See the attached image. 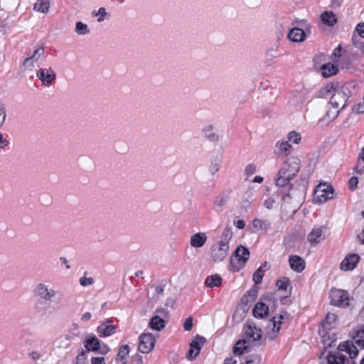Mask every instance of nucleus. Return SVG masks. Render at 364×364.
<instances>
[{
    "instance_id": "f257e3e1",
    "label": "nucleus",
    "mask_w": 364,
    "mask_h": 364,
    "mask_svg": "<svg viewBox=\"0 0 364 364\" xmlns=\"http://www.w3.org/2000/svg\"><path fill=\"white\" fill-rule=\"evenodd\" d=\"M338 349V352L328 355V364H356L354 358L358 355V350L352 341L341 343Z\"/></svg>"
},
{
    "instance_id": "f03ea898",
    "label": "nucleus",
    "mask_w": 364,
    "mask_h": 364,
    "mask_svg": "<svg viewBox=\"0 0 364 364\" xmlns=\"http://www.w3.org/2000/svg\"><path fill=\"white\" fill-rule=\"evenodd\" d=\"M300 164L301 161L298 157L288 158L278 171L276 185L279 187H284L288 185L299 172Z\"/></svg>"
},
{
    "instance_id": "7ed1b4c3",
    "label": "nucleus",
    "mask_w": 364,
    "mask_h": 364,
    "mask_svg": "<svg viewBox=\"0 0 364 364\" xmlns=\"http://www.w3.org/2000/svg\"><path fill=\"white\" fill-rule=\"evenodd\" d=\"M232 237V232L230 228H225L220 240L210 248V257L214 262H221L225 259L230 250L229 242Z\"/></svg>"
},
{
    "instance_id": "20e7f679",
    "label": "nucleus",
    "mask_w": 364,
    "mask_h": 364,
    "mask_svg": "<svg viewBox=\"0 0 364 364\" xmlns=\"http://www.w3.org/2000/svg\"><path fill=\"white\" fill-rule=\"evenodd\" d=\"M250 257L249 250L242 246H238L230 259L229 269L238 272L242 268Z\"/></svg>"
},
{
    "instance_id": "39448f33",
    "label": "nucleus",
    "mask_w": 364,
    "mask_h": 364,
    "mask_svg": "<svg viewBox=\"0 0 364 364\" xmlns=\"http://www.w3.org/2000/svg\"><path fill=\"white\" fill-rule=\"evenodd\" d=\"M348 92V88L334 89L328 105L331 106L336 109H340V111L343 109L347 106V102L349 98L347 94Z\"/></svg>"
},
{
    "instance_id": "423d86ee",
    "label": "nucleus",
    "mask_w": 364,
    "mask_h": 364,
    "mask_svg": "<svg viewBox=\"0 0 364 364\" xmlns=\"http://www.w3.org/2000/svg\"><path fill=\"white\" fill-rule=\"evenodd\" d=\"M333 194L334 190L331 185L319 183L315 188L314 200L316 203L322 204L326 203L328 200L332 199Z\"/></svg>"
},
{
    "instance_id": "0eeeda50",
    "label": "nucleus",
    "mask_w": 364,
    "mask_h": 364,
    "mask_svg": "<svg viewBox=\"0 0 364 364\" xmlns=\"http://www.w3.org/2000/svg\"><path fill=\"white\" fill-rule=\"evenodd\" d=\"M33 294L41 303L50 302L55 296V291L49 287L46 283L38 284L34 289Z\"/></svg>"
},
{
    "instance_id": "6e6552de",
    "label": "nucleus",
    "mask_w": 364,
    "mask_h": 364,
    "mask_svg": "<svg viewBox=\"0 0 364 364\" xmlns=\"http://www.w3.org/2000/svg\"><path fill=\"white\" fill-rule=\"evenodd\" d=\"M331 304L339 306L347 307L349 306V294L347 291L338 289H332L330 291Z\"/></svg>"
},
{
    "instance_id": "1a4fd4ad",
    "label": "nucleus",
    "mask_w": 364,
    "mask_h": 364,
    "mask_svg": "<svg viewBox=\"0 0 364 364\" xmlns=\"http://www.w3.org/2000/svg\"><path fill=\"white\" fill-rule=\"evenodd\" d=\"M156 340L151 333H144L139 338L138 349L142 353H149L154 347Z\"/></svg>"
},
{
    "instance_id": "9d476101",
    "label": "nucleus",
    "mask_w": 364,
    "mask_h": 364,
    "mask_svg": "<svg viewBox=\"0 0 364 364\" xmlns=\"http://www.w3.org/2000/svg\"><path fill=\"white\" fill-rule=\"evenodd\" d=\"M309 91L303 85H296L290 98V103L294 106L302 104L308 97Z\"/></svg>"
},
{
    "instance_id": "9b49d317",
    "label": "nucleus",
    "mask_w": 364,
    "mask_h": 364,
    "mask_svg": "<svg viewBox=\"0 0 364 364\" xmlns=\"http://www.w3.org/2000/svg\"><path fill=\"white\" fill-rule=\"evenodd\" d=\"M36 77L45 86H50L56 78V73L51 68H40L36 72Z\"/></svg>"
},
{
    "instance_id": "f8f14e48",
    "label": "nucleus",
    "mask_w": 364,
    "mask_h": 364,
    "mask_svg": "<svg viewBox=\"0 0 364 364\" xmlns=\"http://www.w3.org/2000/svg\"><path fill=\"white\" fill-rule=\"evenodd\" d=\"M310 26L305 25V28H293L288 33V38L293 42H303L306 38V33L309 32Z\"/></svg>"
},
{
    "instance_id": "ddd939ff",
    "label": "nucleus",
    "mask_w": 364,
    "mask_h": 364,
    "mask_svg": "<svg viewBox=\"0 0 364 364\" xmlns=\"http://www.w3.org/2000/svg\"><path fill=\"white\" fill-rule=\"evenodd\" d=\"M116 326L112 324L111 319L105 320L97 328V333L100 337H107L114 334Z\"/></svg>"
},
{
    "instance_id": "4468645a",
    "label": "nucleus",
    "mask_w": 364,
    "mask_h": 364,
    "mask_svg": "<svg viewBox=\"0 0 364 364\" xmlns=\"http://www.w3.org/2000/svg\"><path fill=\"white\" fill-rule=\"evenodd\" d=\"M360 260V257L357 254H350L345 257L341 263L340 267L342 270H353Z\"/></svg>"
},
{
    "instance_id": "2eb2a0df",
    "label": "nucleus",
    "mask_w": 364,
    "mask_h": 364,
    "mask_svg": "<svg viewBox=\"0 0 364 364\" xmlns=\"http://www.w3.org/2000/svg\"><path fill=\"white\" fill-rule=\"evenodd\" d=\"M245 335L249 341H257L261 338V329L252 323H247L245 326Z\"/></svg>"
},
{
    "instance_id": "dca6fc26",
    "label": "nucleus",
    "mask_w": 364,
    "mask_h": 364,
    "mask_svg": "<svg viewBox=\"0 0 364 364\" xmlns=\"http://www.w3.org/2000/svg\"><path fill=\"white\" fill-rule=\"evenodd\" d=\"M337 319V316L334 314L328 313L325 317V318L321 322L322 327L321 329H319V333L321 334L323 333V336L328 332V331L332 329L334 327V323Z\"/></svg>"
},
{
    "instance_id": "f3484780",
    "label": "nucleus",
    "mask_w": 364,
    "mask_h": 364,
    "mask_svg": "<svg viewBox=\"0 0 364 364\" xmlns=\"http://www.w3.org/2000/svg\"><path fill=\"white\" fill-rule=\"evenodd\" d=\"M289 263L291 269L296 272H301L305 268L304 260L298 255H291Z\"/></svg>"
},
{
    "instance_id": "a211bd4d",
    "label": "nucleus",
    "mask_w": 364,
    "mask_h": 364,
    "mask_svg": "<svg viewBox=\"0 0 364 364\" xmlns=\"http://www.w3.org/2000/svg\"><path fill=\"white\" fill-rule=\"evenodd\" d=\"M252 314L255 318H264L269 314V306L262 301L257 302L252 309Z\"/></svg>"
},
{
    "instance_id": "6ab92c4d",
    "label": "nucleus",
    "mask_w": 364,
    "mask_h": 364,
    "mask_svg": "<svg viewBox=\"0 0 364 364\" xmlns=\"http://www.w3.org/2000/svg\"><path fill=\"white\" fill-rule=\"evenodd\" d=\"M207 241V235L205 232H197L193 235L190 239V244L193 247H202Z\"/></svg>"
},
{
    "instance_id": "aec40b11",
    "label": "nucleus",
    "mask_w": 364,
    "mask_h": 364,
    "mask_svg": "<svg viewBox=\"0 0 364 364\" xmlns=\"http://www.w3.org/2000/svg\"><path fill=\"white\" fill-rule=\"evenodd\" d=\"M85 348L87 351L96 352L100 347V341L95 336H88L84 341Z\"/></svg>"
},
{
    "instance_id": "412c9836",
    "label": "nucleus",
    "mask_w": 364,
    "mask_h": 364,
    "mask_svg": "<svg viewBox=\"0 0 364 364\" xmlns=\"http://www.w3.org/2000/svg\"><path fill=\"white\" fill-rule=\"evenodd\" d=\"M232 191L226 190L221 193L219 196L216 197L214 200V204L221 210L225 205H226L228 203V200L230 198Z\"/></svg>"
},
{
    "instance_id": "4be33fe9",
    "label": "nucleus",
    "mask_w": 364,
    "mask_h": 364,
    "mask_svg": "<svg viewBox=\"0 0 364 364\" xmlns=\"http://www.w3.org/2000/svg\"><path fill=\"white\" fill-rule=\"evenodd\" d=\"M323 230L321 228H314L307 236L308 241L313 245H316L323 240L322 237Z\"/></svg>"
},
{
    "instance_id": "5701e85b",
    "label": "nucleus",
    "mask_w": 364,
    "mask_h": 364,
    "mask_svg": "<svg viewBox=\"0 0 364 364\" xmlns=\"http://www.w3.org/2000/svg\"><path fill=\"white\" fill-rule=\"evenodd\" d=\"M44 47L43 46H41L34 50L31 56L28 57L24 60L23 65H26L27 64L30 63L31 66L33 68L34 61H38L42 56L44 55Z\"/></svg>"
},
{
    "instance_id": "b1692460",
    "label": "nucleus",
    "mask_w": 364,
    "mask_h": 364,
    "mask_svg": "<svg viewBox=\"0 0 364 364\" xmlns=\"http://www.w3.org/2000/svg\"><path fill=\"white\" fill-rule=\"evenodd\" d=\"M252 225L255 230H267L271 228V223L266 219H254Z\"/></svg>"
},
{
    "instance_id": "393cba45",
    "label": "nucleus",
    "mask_w": 364,
    "mask_h": 364,
    "mask_svg": "<svg viewBox=\"0 0 364 364\" xmlns=\"http://www.w3.org/2000/svg\"><path fill=\"white\" fill-rule=\"evenodd\" d=\"M149 326L153 330L161 331L165 328V321L159 316H153L149 321Z\"/></svg>"
},
{
    "instance_id": "a878e982",
    "label": "nucleus",
    "mask_w": 364,
    "mask_h": 364,
    "mask_svg": "<svg viewBox=\"0 0 364 364\" xmlns=\"http://www.w3.org/2000/svg\"><path fill=\"white\" fill-rule=\"evenodd\" d=\"M321 18L323 23L329 26H333L337 23V18L332 11H324Z\"/></svg>"
},
{
    "instance_id": "bb28decb",
    "label": "nucleus",
    "mask_w": 364,
    "mask_h": 364,
    "mask_svg": "<svg viewBox=\"0 0 364 364\" xmlns=\"http://www.w3.org/2000/svg\"><path fill=\"white\" fill-rule=\"evenodd\" d=\"M205 338H204L202 336L197 335L191 343L190 346L191 347V348L196 350V354L198 355L200 353L202 346L205 344Z\"/></svg>"
},
{
    "instance_id": "cd10ccee",
    "label": "nucleus",
    "mask_w": 364,
    "mask_h": 364,
    "mask_svg": "<svg viewBox=\"0 0 364 364\" xmlns=\"http://www.w3.org/2000/svg\"><path fill=\"white\" fill-rule=\"evenodd\" d=\"M50 8L49 0H38L33 5V9L36 11L46 14Z\"/></svg>"
},
{
    "instance_id": "c85d7f7f",
    "label": "nucleus",
    "mask_w": 364,
    "mask_h": 364,
    "mask_svg": "<svg viewBox=\"0 0 364 364\" xmlns=\"http://www.w3.org/2000/svg\"><path fill=\"white\" fill-rule=\"evenodd\" d=\"M321 72L324 77H328L337 73L338 68L331 63L324 64L321 67Z\"/></svg>"
},
{
    "instance_id": "c756f323",
    "label": "nucleus",
    "mask_w": 364,
    "mask_h": 364,
    "mask_svg": "<svg viewBox=\"0 0 364 364\" xmlns=\"http://www.w3.org/2000/svg\"><path fill=\"white\" fill-rule=\"evenodd\" d=\"M222 278L220 275L215 274L214 275L208 277L205 279V284L208 287H219L221 284Z\"/></svg>"
},
{
    "instance_id": "7c9ffc66",
    "label": "nucleus",
    "mask_w": 364,
    "mask_h": 364,
    "mask_svg": "<svg viewBox=\"0 0 364 364\" xmlns=\"http://www.w3.org/2000/svg\"><path fill=\"white\" fill-rule=\"evenodd\" d=\"M75 32L79 36H85L89 34L90 30L86 23L82 21H77L75 23Z\"/></svg>"
},
{
    "instance_id": "2f4dec72",
    "label": "nucleus",
    "mask_w": 364,
    "mask_h": 364,
    "mask_svg": "<svg viewBox=\"0 0 364 364\" xmlns=\"http://www.w3.org/2000/svg\"><path fill=\"white\" fill-rule=\"evenodd\" d=\"M246 343H247L246 339L237 341L233 347V353L235 355H242L247 348V346H246Z\"/></svg>"
},
{
    "instance_id": "473e14b6",
    "label": "nucleus",
    "mask_w": 364,
    "mask_h": 364,
    "mask_svg": "<svg viewBox=\"0 0 364 364\" xmlns=\"http://www.w3.org/2000/svg\"><path fill=\"white\" fill-rule=\"evenodd\" d=\"M205 136L211 141H217L219 139V136L213 131V127L209 125L203 129Z\"/></svg>"
},
{
    "instance_id": "72a5a7b5",
    "label": "nucleus",
    "mask_w": 364,
    "mask_h": 364,
    "mask_svg": "<svg viewBox=\"0 0 364 364\" xmlns=\"http://www.w3.org/2000/svg\"><path fill=\"white\" fill-rule=\"evenodd\" d=\"M129 352V346L127 344L122 346L118 350L116 361H123Z\"/></svg>"
},
{
    "instance_id": "f704fd0d",
    "label": "nucleus",
    "mask_w": 364,
    "mask_h": 364,
    "mask_svg": "<svg viewBox=\"0 0 364 364\" xmlns=\"http://www.w3.org/2000/svg\"><path fill=\"white\" fill-rule=\"evenodd\" d=\"M334 88L333 85L328 84L323 88H321L318 92V97H326L329 95L333 93Z\"/></svg>"
},
{
    "instance_id": "c9c22d12",
    "label": "nucleus",
    "mask_w": 364,
    "mask_h": 364,
    "mask_svg": "<svg viewBox=\"0 0 364 364\" xmlns=\"http://www.w3.org/2000/svg\"><path fill=\"white\" fill-rule=\"evenodd\" d=\"M281 154L290 152L292 149L291 145L289 144V141H278L276 144Z\"/></svg>"
},
{
    "instance_id": "e433bc0d",
    "label": "nucleus",
    "mask_w": 364,
    "mask_h": 364,
    "mask_svg": "<svg viewBox=\"0 0 364 364\" xmlns=\"http://www.w3.org/2000/svg\"><path fill=\"white\" fill-rule=\"evenodd\" d=\"M287 139V141L298 144L301 141V137L300 133L291 131L288 134Z\"/></svg>"
},
{
    "instance_id": "4c0bfd02",
    "label": "nucleus",
    "mask_w": 364,
    "mask_h": 364,
    "mask_svg": "<svg viewBox=\"0 0 364 364\" xmlns=\"http://www.w3.org/2000/svg\"><path fill=\"white\" fill-rule=\"evenodd\" d=\"M290 284V280L288 277H283L282 279L277 280L276 285L279 289L287 290Z\"/></svg>"
},
{
    "instance_id": "58836bf2",
    "label": "nucleus",
    "mask_w": 364,
    "mask_h": 364,
    "mask_svg": "<svg viewBox=\"0 0 364 364\" xmlns=\"http://www.w3.org/2000/svg\"><path fill=\"white\" fill-rule=\"evenodd\" d=\"M283 318H284V315L280 314L279 316V320L278 321L276 320V317L275 316L273 317L270 320V323L273 326L272 331L274 332L278 333L279 331V330L281 328V327H280L281 320L283 319Z\"/></svg>"
},
{
    "instance_id": "ea45409f",
    "label": "nucleus",
    "mask_w": 364,
    "mask_h": 364,
    "mask_svg": "<svg viewBox=\"0 0 364 364\" xmlns=\"http://www.w3.org/2000/svg\"><path fill=\"white\" fill-rule=\"evenodd\" d=\"M264 277V271L261 268H258L253 274L252 279L255 284H259L262 282Z\"/></svg>"
},
{
    "instance_id": "a19ab883",
    "label": "nucleus",
    "mask_w": 364,
    "mask_h": 364,
    "mask_svg": "<svg viewBox=\"0 0 364 364\" xmlns=\"http://www.w3.org/2000/svg\"><path fill=\"white\" fill-rule=\"evenodd\" d=\"M354 340L358 346L364 347V329L357 331Z\"/></svg>"
},
{
    "instance_id": "79ce46f5",
    "label": "nucleus",
    "mask_w": 364,
    "mask_h": 364,
    "mask_svg": "<svg viewBox=\"0 0 364 364\" xmlns=\"http://www.w3.org/2000/svg\"><path fill=\"white\" fill-rule=\"evenodd\" d=\"M353 43L355 48L360 50L362 52H364V38L358 36H353Z\"/></svg>"
},
{
    "instance_id": "37998d69",
    "label": "nucleus",
    "mask_w": 364,
    "mask_h": 364,
    "mask_svg": "<svg viewBox=\"0 0 364 364\" xmlns=\"http://www.w3.org/2000/svg\"><path fill=\"white\" fill-rule=\"evenodd\" d=\"M339 113H340V109H336L334 111H331L330 109H328L326 111V114L323 117V119H325L326 118L328 122H331L338 117Z\"/></svg>"
},
{
    "instance_id": "c03bdc74",
    "label": "nucleus",
    "mask_w": 364,
    "mask_h": 364,
    "mask_svg": "<svg viewBox=\"0 0 364 364\" xmlns=\"http://www.w3.org/2000/svg\"><path fill=\"white\" fill-rule=\"evenodd\" d=\"M107 14L106 10L104 7H101L97 11H93L92 12V16H99V18L97 19L98 22H102L105 20V16Z\"/></svg>"
},
{
    "instance_id": "a18cd8bd",
    "label": "nucleus",
    "mask_w": 364,
    "mask_h": 364,
    "mask_svg": "<svg viewBox=\"0 0 364 364\" xmlns=\"http://www.w3.org/2000/svg\"><path fill=\"white\" fill-rule=\"evenodd\" d=\"M40 201L43 205L48 206L53 203V198L50 195L43 193L40 196Z\"/></svg>"
},
{
    "instance_id": "49530a36",
    "label": "nucleus",
    "mask_w": 364,
    "mask_h": 364,
    "mask_svg": "<svg viewBox=\"0 0 364 364\" xmlns=\"http://www.w3.org/2000/svg\"><path fill=\"white\" fill-rule=\"evenodd\" d=\"M258 293V287L254 286L252 287L245 294L248 296V298L251 299V301H255L257 296Z\"/></svg>"
},
{
    "instance_id": "de8ad7c7",
    "label": "nucleus",
    "mask_w": 364,
    "mask_h": 364,
    "mask_svg": "<svg viewBox=\"0 0 364 364\" xmlns=\"http://www.w3.org/2000/svg\"><path fill=\"white\" fill-rule=\"evenodd\" d=\"M87 359V352L82 350L76 357L75 364H85Z\"/></svg>"
},
{
    "instance_id": "09e8293b",
    "label": "nucleus",
    "mask_w": 364,
    "mask_h": 364,
    "mask_svg": "<svg viewBox=\"0 0 364 364\" xmlns=\"http://www.w3.org/2000/svg\"><path fill=\"white\" fill-rule=\"evenodd\" d=\"M256 166L253 164H248L245 168V173L246 176H250L256 172Z\"/></svg>"
},
{
    "instance_id": "8fccbe9b",
    "label": "nucleus",
    "mask_w": 364,
    "mask_h": 364,
    "mask_svg": "<svg viewBox=\"0 0 364 364\" xmlns=\"http://www.w3.org/2000/svg\"><path fill=\"white\" fill-rule=\"evenodd\" d=\"M220 168V161L218 160H215V161H213L209 167L210 172L213 175L216 172L218 171Z\"/></svg>"
},
{
    "instance_id": "3c124183",
    "label": "nucleus",
    "mask_w": 364,
    "mask_h": 364,
    "mask_svg": "<svg viewBox=\"0 0 364 364\" xmlns=\"http://www.w3.org/2000/svg\"><path fill=\"white\" fill-rule=\"evenodd\" d=\"M94 283V279L92 277H82L80 279V284L81 286L86 287L91 285Z\"/></svg>"
},
{
    "instance_id": "603ef678",
    "label": "nucleus",
    "mask_w": 364,
    "mask_h": 364,
    "mask_svg": "<svg viewBox=\"0 0 364 364\" xmlns=\"http://www.w3.org/2000/svg\"><path fill=\"white\" fill-rule=\"evenodd\" d=\"M183 328L185 331H189L193 328V318L191 316L188 317L183 323Z\"/></svg>"
},
{
    "instance_id": "864d4df0",
    "label": "nucleus",
    "mask_w": 364,
    "mask_h": 364,
    "mask_svg": "<svg viewBox=\"0 0 364 364\" xmlns=\"http://www.w3.org/2000/svg\"><path fill=\"white\" fill-rule=\"evenodd\" d=\"M358 183V179L357 177H351L348 181V186L350 190L353 191L357 188Z\"/></svg>"
},
{
    "instance_id": "5fc2aeb1",
    "label": "nucleus",
    "mask_w": 364,
    "mask_h": 364,
    "mask_svg": "<svg viewBox=\"0 0 364 364\" xmlns=\"http://www.w3.org/2000/svg\"><path fill=\"white\" fill-rule=\"evenodd\" d=\"M353 112L360 114L364 112V103H358L352 108Z\"/></svg>"
},
{
    "instance_id": "6e6d98bb",
    "label": "nucleus",
    "mask_w": 364,
    "mask_h": 364,
    "mask_svg": "<svg viewBox=\"0 0 364 364\" xmlns=\"http://www.w3.org/2000/svg\"><path fill=\"white\" fill-rule=\"evenodd\" d=\"M356 31L358 33V37L364 38V23H360L357 25Z\"/></svg>"
},
{
    "instance_id": "4d7b16f0",
    "label": "nucleus",
    "mask_w": 364,
    "mask_h": 364,
    "mask_svg": "<svg viewBox=\"0 0 364 364\" xmlns=\"http://www.w3.org/2000/svg\"><path fill=\"white\" fill-rule=\"evenodd\" d=\"M156 316H159L161 318L167 317L168 315V311L164 308H159L156 310Z\"/></svg>"
},
{
    "instance_id": "13d9d810",
    "label": "nucleus",
    "mask_w": 364,
    "mask_h": 364,
    "mask_svg": "<svg viewBox=\"0 0 364 364\" xmlns=\"http://www.w3.org/2000/svg\"><path fill=\"white\" fill-rule=\"evenodd\" d=\"M6 116V111L4 107H0V127L3 125Z\"/></svg>"
},
{
    "instance_id": "bf43d9fd",
    "label": "nucleus",
    "mask_w": 364,
    "mask_h": 364,
    "mask_svg": "<svg viewBox=\"0 0 364 364\" xmlns=\"http://www.w3.org/2000/svg\"><path fill=\"white\" fill-rule=\"evenodd\" d=\"M247 4L252 8H257L262 4V0H248Z\"/></svg>"
},
{
    "instance_id": "052dcab7",
    "label": "nucleus",
    "mask_w": 364,
    "mask_h": 364,
    "mask_svg": "<svg viewBox=\"0 0 364 364\" xmlns=\"http://www.w3.org/2000/svg\"><path fill=\"white\" fill-rule=\"evenodd\" d=\"M9 145V141L4 137V135L0 132V151Z\"/></svg>"
},
{
    "instance_id": "680f3d73",
    "label": "nucleus",
    "mask_w": 364,
    "mask_h": 364,
    "mask_svg": "<svg viewBox=\"0 0 364 364\" xmlns=\"http://www.w3.org/2000/svg\"><path fill=\"white\" fill-rule=\"evenodd\" d=\"M91 364H105V360L103 357H93L91 359Z\"/></svg>"
},
{
    "instance_id": "e2e57ef3",
    "label": "nucleus",
    "mask_w": 364,
    "mask_h": 364,
    "mask_svg": "<svg viewBox=\"0 0 364 364\" xmlns=\"http://www.w3.org/2000/svg\"><path fill=\"white\" fill-rule=\"evenodd\" d=\"M343 4V0H331V5L330 6L332 9H338Z\"/></svg>"
},
{
    "instance_id": "0e129e2a",
    "label": "nucleus",
    "mask_w": 364,
    "mask_h": 364,
    "mask_svg": "<svg viewBox=\"0 0 364 364\" xmlns=\"http://www.w3.org/2000/svg\"><path fill=\"white\" fill-rule=\"evenodd\" d=\"M197 356H198V355L196 354V350H194L193 348H191V347L190 346V349H189V350L188 352V354H187L188 359L190 360H193Z\"/></svg>"
},
{
    "instance_id": "69168bd1",
    "label": "nucleus",
    "mask_w": 364,
    "mask_h": 364,
    "mask_svg": "<svg viewBox=\"0 0 364 364\" xmlns=\"http://www.w3.org/2000/svg\"><path fill=\"white\" fill-rule=\"evenodd\" d=\"M274 200L272 198H268L267 200H266L264 202V205L267 208V209H271L273 206V204L274 203Z\"/></svg>"
},
{
    "instance_id": "338daca9",
    "label": "nucleus",
    "mask_w": 364,
    "mask_h": 364,
    "mask_svg": "<svg viewBox=\"0 0 364 364\" xmlns=\"http://www.w3.org/2000/svg\"><path fill=\"white\" fill-rule=\"evenodd\" d=\"M252 301H251V299L248 298V296L247 294H245L241 299V304L245 305V306H247L249 303Z\"/></svg>"
},
{
    "instance_id": "774afa93",
    "label": "nucleus",
    "mask_w": 364,
    "mask_h": 364,
    "mask_svg": "<svg viewBox=\"0 0 364 364\" xmlns=\"http://www.w3.org/2000/svg\"><path fill=\"white\" fill-rule=\"evenodd\" d=\"M258 363H259L258 358L252 359V358H250V357L246 358L245 364H258Z\"/></svg>"
}]
</instances>
